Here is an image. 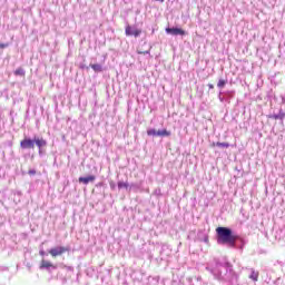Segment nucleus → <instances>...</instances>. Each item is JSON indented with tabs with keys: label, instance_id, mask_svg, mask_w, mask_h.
<instances>
[{
	"label": "nucleus",
	"instance_id": "20",
	"mask_svg": "<svg viewBox=\"0 0 285 285\" xmlns=\"http://www.w3.org/2000/svg\"><path fill=\"white\" fill-rule=\"evenodd\" d=\"M8 46H9L8 43H0V48H2V49L8 48Z\"/></svg>",
	"mask_w": 285,
	"mask_h": 285
},
{
	"label": "nucleus",
	"instance_id": "1",
	"mask_svg": "<svg viewBox=\"0 0 285 285\" xmlns=\"http://www.w3.org/2000/svg\"><path fill=\"white\" fill-rule=\"evenodd\" d=\"M206 271L213 275L214 279H218V282H233V279H235L233 266L228 264H222L217 261H213L207 263Z\"/></svg>",
	"mask_w": 285,
	"mask_h": 285
},
{
	"label": "nucleus",
	"instance_id": "13",
	"mask_svg": "<svg viewBox=\"0 0 285 285\" xmlns=\"http://www.w3.org/2000/svg\"><path fill=\"white\" fill-rule=\"evenodd\" d=\"M157 137H170V131L163 129L157 131Z\"/></svg>",
	"mask_w": 285,
	"mask_h": 285
},
{
	"label": "nucleus",
	"instance_id": "16",
	"mask_svg": "<svg viewBox=\"0 0 285 285\" xmlns=\"http://www.w3.org/2000/svg\"><path fill=\"white\" fill-rule=\"evenodd\" d=\"M129 187H130V185L128 183L118 181L119 190H121V188H125L126 190H128Z\"/></svg>",
	"mask_w": 285,
	"mask_h": 285
},
{
	"label": "nucleus",
	"instance_id": "10",
	"mask_svg": "<svg viewBox=\"0 0 285 285\" xmlns=\"http://www.w3.org/2000/svg\"><path fill=\"white\" fill-rule=\"evenodd\" d=\"M252 282H258L259 279V272L255 271V268H249V276H248Z\"/></svg>",
	"mask_w": 285,
	"mask_h": 285
},
{
	"label": "nucleus",
	"instance_id": "15",
	"mask_svg": "<svg viewBox=\"0 0 285 285\" xmlns=\"http://www.w3.org/2000/svg\"><path fill=\"white\" fill-rule=\"evenodd\" d=\"M14 75H17L18 77H24L26 70L23 68H18L16 69Z\"/></svg>",
	"mask_w": 285,
	"mask_h": 285
},
{
	"label": "nucleus",
	"instance_id": "2",
	"mask_svg": "<svg viewBox=\"0 0 285 285\" xmlns=\"http://www.w3.org/2000/svg\"><path fill=\"white\" fill-rule=\"evenodd\" d=\"M217 233V244L224 245L228 244L232 248H235V242L237 237L233 235V229L228 227H218L216 229Z\"/></svg>",
	"mask_w": 285,
	"mask_h": 285
},
{
	"label": "nucleus",
	"instance_id": "25",
	"mask_svg": "<svg viewBox=\"0 0 285 285\" xmlns=\"http://www.w3.org/2000/svg\"><path fill=\"white\" fill-rule=\"evenodd\" d=\"M158 1H160V3H164L165 0H158Z\"/></svg>",
	"mask_w": 285,
	"mask_h": 285
},
{
	"label": "nucleus",
	"instance_id": "14",
	"mask_svg": "<svg viewBox=\"0 0 285 285\" xmlns=\"http://www.w3.org/2000/svg\"><path fill=\"white\" fill-rule=\"evenodd\" d=\"M213 146H217L218 148H230V144L228 142H214Z\"/></svg>",
	"mask_w": 285,
	"mask_h": 285
},
{
	"label": "nucleus",
	"instance_id": "11",
	"mask_svg": "<svg viewBox=\"0 0 285 285\" xmlns=\"http://www.w3.org/2000/svg\"><path fill=\"white\" fill-rule=\"evenodd\" d=\"M95 176L80 177L79 183L85 184L87 186V184H90V181H95Z\"/></svg>",
	"mask_w": 285,
	"mask_h": 285
},
{
	"label": "nucleus",
	"instance_id": "8",
	"mask_svg": "<svg viewBox=\"0 0 285 285\" xmlns=\"http://www.w3.org/2000/svg\"><path fill=\"white\" fill-rule=\"evenodd\" d=\"M33 141L36 146L39 148V155H41V148L48 146V141H46V139L43 138H38V137H35Z\"/></svg>",
	"mask_w": 285,
	"mask_h": 285
},
{
	"label": "nucleus",
	"instance_id": "5",
	"mask_svg": "<svg viewBox=\"0 0 285 285\" xmlns=\"http://www.w3.org/2000/svg\"><path fill=\"white\" fill-rule=\"evenodd\" d=\"M125 33L127 37H139V35H141V29H137V27L127 26L125 29Z\"/></svg>",
	"mask_w": 285,
	"mask_h": 285
},
{
	"label": "nucleus",
	"instance_id": "18",
	"mask_svg": "<svg viewBox=\"0 0 285 285\" xmlns=\"http://www.w3.org/2000/svg\"><path fill=\"white\" fill-rule=\"evenodd\" d=\"M224 86H226V80L219 79V80H218V83H217V87H218V88H224Z\"/></svg>",
	"mask_w": 285,
	"mask_h": 285
},
{
	"label": "nucleus",
	"instance_id": "3",
	"mask_svg": "<svg viewBox=\"0 0 285 285\" xmlns=\"http://www.w3.org/2000/svg\"><path fill=\"white\" fill-rule=\"evenodd\" d=\"M69 248L63 246L53 247L49 250V254L51 257H59L60 255H63V253H68Z\"/></svg>",
	"mask_w": 285,
	"mask_h": 285
},
{
	"label": "nucleus",
	"instance_id": "17",
	"mask_svg": "<svg viewBox=\"0 0 285 285\" xmlns=\"http://www.w3.org/2000/svg\"><path fill=\"white\" fill-rule=\"evenodd\" d=\"M147 135L148 137H157V131L156 129H148Z\"/></svg>",
	"mask_w": 285,
	"mask_h": 285
},
{
	"label": "nucleus",
	"instance_id": "19",
	"mask_svg": "<svg viewBox=\"0 0 285 285\" xmlns=\"http://www.w3.org/2000/svg\"><path fill=\"white\" fill-rule=\"evenodd\" d=\"M29 175H37V170L30 169V170H29Z\"/></svg>",
	"mask_w": 285,
	"mask_h": 285
},
{
	"label": "nucleus",
	"instance_id": "26",
	"mask_svg": "<svg viewBox=\"0 0 285 285\" xmlns=\"http://www.w3.org/2000/svg\"><path fill=\"white\" fill-rule=\"evenodd\" d=\"M68 271H72V267H68Z\"/></svg>",
	"mask_w": 285,
	"mask_h": 285
},
{
	"label": "nucleus",
	"instance_id": "22",
	"mask_svg": "<svg viewBox=\"0 0 285 285\" xmlns=\"http://www.w3.org/2000/svg\"><path fill=\"white\" fill-rule=\"evenodd\" d=\"M204 242H205V244H208V236L204 237Z\"/></svg>",
	"mask_w": 285,
	"mask_h": 285
},
{
	"label": "nucleus",
	"instance_id": "23",
	"mask_svg": "<svg viewBox=\"0 0 285 285\" xmlns=\"http://www.w3.org/2000/svg\"><path fill=\"white\" fill-rule=\"evenodd\" d=\"M208 88H210V90H213V88H215V86H213L212 83L208 85Z\"/></svg>",
	"mask_w": 285,
	"mask_h": 285
},
{
	"label": "nucleus",
	"instance_id": "9",
	"mask_svg": "<svg viewBox=\"0 0 285 285\" xmlns=\"http://www.w3.org/2000/svg\"><path fill=\"white\" fill-rule=\"evenodd\" d=\"M284 118H285V112H284V110H279V112L278 114H273V115H269L268 116V119H279V121H284Z\"/></svg>",
	"mask_w": 285,
	"mask_h": 285
},
{
	"label": "nucleus",
	"instance_id": "7",
	"mask_svg": "<svg viewBox=\"0 0 285 285\" xmlns=\"http://www.w3.org/2000/svg\"><path fill=\"white\" fill-rule=\"evenodd\" d=\"M52 268V271H57V265L50 263V261H46V259H42L41 261V264H40V269L41 271H50Z\"/></svg>",
	"mask_w": 285,
	"mask_h": 285
},
{
	"label": "nucleus",
	"instance_id": "21",
	"mask_svg": "<svg viewBox=\"0 0 285 285\" xmlns=\"http://www.w3.org/2000/svg\"><path fill=\"white\" fill-rule=\"evenodd\" d=\"M219 101L224 102V97H222V92L218 96Z\"/></svg>",
	"mask_w": 285,
	"mask_h": 285
},
{
	"label": "nucleus",
	"instance_id": "6",
	"mask_svg": "<svg viewBox=\"0 0 285 285\" xmlns=\"http://www.w3.org/2000/svg\"><path fill=\"white\" fill-rule=\"evenodd\" d=\"M20 148L28 150V149H33L35 148V139H30V138H24L23 140H21L20 142Z\"/></svg>",
	"mask_w": 285,
	"mask_h": 285
},
{
	"label": "nucleus",
	"instance_id": "24",
	"mask_svg": "<svg viewBox=\"0 0 285 285\" xmlns=\"http://www.w3.org/2000/svg\"><path fill=\"white\" fill-rule=\"evenodd\" d=\"M40 255L43 257V255H46V252L40 250Z\"/></svg>",
	"mask_w": 285,
	"mask_h": 285
},
{
	"label": "nucleus",
	"instance_id": "12",
	"mask_svg": "<svg viewBox=\"0 0 285 285\" xmlns=\"http://www.w3.org/2000/svg\"><path fill=\"white\" fill-rule=\"evenodd\" d=\"M90 68H92V70L96 71V72H102L104 71V67L99 63L90 65Z\"/></svg>",
	"mask_w": 285,
	"mask_h": 285
},
{
	"label": "nucleus",
	"instance_id": "4",
	"mask_svg": "<svg viewBox=\"0 0 285 285\" xmlns=\"http://www.w3.org/2000/svg\"><path fill=\"white\" fill-rule=\"evenodd\" d=\"M165 32L171 35L173 37H184L186 32L181 28H166Z\"/></svg>",
	"mask_w": 285,
	"mask_h": 285
}]
</instances>
